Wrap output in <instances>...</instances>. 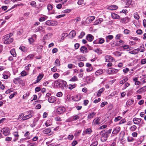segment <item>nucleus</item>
<instances>
[{
    "label": "nucleus",
    "instance_id": "603ef678",
    "mask_svg": "<svg viewBox=\"0 0 146 146\" xmlns=\"http://www.w3.org/2000/svg\"><path fill=\"white\" fill-rule=\"evenodd\" d=\"M127 139V141L129 142H132L135 140L133 137H128Z\"/></svg>",
    "mask_w": 146,
    "mask_h": 146
},
{
    "label": "nucleus",
    "instance_id": "f704fd0d",
    "mask_svg": "<svg viewBox=\"0 0 146 146\" xmlns=\"http://www.w3.org/2000/svg\"><path fill=\"white\" fill-rule=\"evenodd\" d=\"M137 127L135 125H133L130 127L129 129L131 131H134L137 129Z\"/></svg>",
    "mask_w": 146,
    "mask_h": 146
},
{
    "label": "nucleus",
    "instance_id": "69168bd1",
    "mask_svg": "<svg viewBox=\"0 0 146 146\" xmlns=\"http://www.w3.org/2000/svg\"><path fill=\"white\" fill-rule=\"evenodd\" d=\"M74 65L71 64H69L68 66V67L69 69L74 68Z\"/></svg>",
    "mask_w": 146,
    "mask_h": 146
},
{
    "label": "nucleus",
    "instance_id": "37998d69",
    "mask_svg": "<svg viewBox=\"0 0 146 146\" xmlns=\"http://www.w3.org/2000/svg\"><path fill=\"white\" fill-rule=\"evenodd\" d=\"M13 134L15 137L19 138V135L18 131L14 132L13 133Z\"/></svg>",
    "mask_w": 146,
    "mask_h": 146
},
{
    "label": "nucleus",
    "instance_id": "cd10ccee",
    "mask_svg": "<svg viewBox=\"0 0 146 146\" xmlns=\"http://www.w3.org/2000/svg\"><path fill=\"white\" fill-rule=\"evenodd\" d=\"M19 49L21 51L24 52H27L28 50V48L27 47L23 46H21L20 47Z\"/></svg>",
    "mask_w": 146,
    "mask_h": 146
},
{
    "label": "nucleus",
    "instance_id": "a18cd8bd",
    "mask_svg": "<svg viewBox=\"0 0 146 146\" xmlns=\"http://www.w3.org/2000/svg\"><path fill=\"white\" fill-rule=\"evenodd\" d=\"M99 44H102L104 42V39L102 38H99L98 39Z\"/></svg>",
    "mask_w": 146,
    "mask_h": 146
},
{
    "label": "nucleus",
    "instance_id": "f3484780",
    "mask_svg": "<svg viewBox=\"0 0 146 146\" xmlns=\"http://www.w3.org/2000/svg\"><path fill=\"white\" fill-rule=\"evenodd\" d=\"M44 76V74H40L37 77L36 80L35 81V84H36L38 83L43 78Z\"/></svg>",
    "mask_w": 146,
    "mask_h": 146
},
{
    "label": "nucleus",
    "instance_id": "e433bc0d",
    "mask_svg": "<svg viewBox=\"0 0 146 146\" xmlns=\"http://www.w3.org/2000/svg\"><path fill=\"white\" fill-rule=\"evenodd\" d=\"M11 54L14 57L16 56V53L15 49H12L10 51Z\"/></svg>",
    "mask_w": 146,
    "mask_h": 146
},
{
    "label": "nucleus",
    "instance_id": "bb28decb",
    "mask_svg": "<svg viewBox=\"0 0 146 146\" xmlns=\"http://www.w3.org/2000/svg\"><path fill=\"white\" fill-rule=\"evenodd\" d=\"M96 114V113L94 112L90 113L88 115V119H91L92 118L94 117Z\"/></svg>",
    "mask_w": 146,
    "mask_h": 146
},
{
    "label": "nucleus",
    "instance_id": "20e7f679",
    "mask_svg": "<svg viewBox=\"0 0 146 146\" xmlns=\"http://www.w3.org/2000/svg\"><path fill=\"white\" fill-rule=\"evenodd\" d=\"M67 85L66 82L62 80H60V87L63 90H65L67 87Z\"/></svg>",
    "mask_w": 146,
    "mask_h": 146
},
{
    "label": "nucleus",
    "instance_id": "72a5a7b5",
    "mask_svg": "<svg viewBox=\"0 0 146 146\" xmlns=\"http://www.w3.org/2000/svg\"><path fill=\"white\" fill-rule=\"evenodd\" d=\"M69 35L71 38H72L74 37L76 35V32L74 30L72 31L69 33Z\"/></svg>",
    "mask_w": 146,
    "mask_h": 146
},
{
    "label": "nucleus",
    "instance_id": "dca6fc26",
    "mask_svg": "<svg viewBox=\"0 0 146 146\" xmlns=\"http://www.w3.org/2000/svg\"><path fill=\"white\" fill-rule=\"evenodd\" d=\"M95 18V17L94 16H89L86 19V22L88 23H90Z\"/></svg>",
    "mask_w": 146,
    "mask_h": 146
},
{
    "label": "nucleus",
    "instance_id": "4be33fe9",
    "mask_svg": "<svg viewBox=\"0 0 146 146\" xmlns=\"http://www.w3.org/2000/svg\"><path fill=\"white\" fill-rule=\"evenodd\" d=\"M92 132V129L90 128H88L84 131L82 133L83 135H85L86 134H90Z\"/></svg>",
    "mask_w": 146,
    "mask_h": 146
},
{
    "label": "nucleus",
    "instance_id": "6e6552de",
    "mask_svg": "<svg viewBox=\"0 0 146 146\" xmlns=\"http://www.w3.org/2000/svg\"><path fill=\"white\" fill-rule=\"evenodd\" d=\"M105 61L107 62H113L115 61L114 59L110 55H106L105 56Z\"/></svg>",
    "mask_w": 146,
    "mask_h": 146
},
{
    "label": "nucleus",
    "instance_id": "7ed1b4c3",
    "mask_svg": "<svg viewBox=\"0 0 146 146\" xmlns=\"http://www.w3.org/2000/svg\"><path fill=\"white\" fill-rule=\"evenodd\" d=\"M33 111L32 110H30L27 112V113L29 114L25 116H24V117L22 118L21 120L25 121L32 117L33 116Z\"/></svg>",
    "mask_w": 146,
    "mask_h": 146
},
{
    "label": "nucleus",
    "instance_id": "6e6d98bb",
    "mask_svg": "<svg viewBox=\"0 0 146 146\" xmlns=\"http://www.w3.org/2000/svg\"><path fill=\"white\" fill-rule=\"evenodd\" d=\"M23 5V4H22V3H21V4H15L12 7L11 9H13L15 7H17L18 6H21Z\"/></svg>",
    "mask_w": 146,
    "mask_h": 146
},
{
    "label": "nucleus",
    "instance_id": "680f3d73",
    "mask_svg": "<svg viewBox=\"0 0 146 146\" xmlns=\"http://www.w3.org/2000/svg\"><path fill=\"white\" fill-rule=\"evenodd\" d=\"M85 33L84 32L82 31L80 35L78 36L79 38H82L85 35Z\"/></svg>",
    "mask_w": 146,
    "mask_h": 146
},
{
    "label": "nucleus",
    "instance_id": "9d476101",
    "mask_svg": "<svg viewBox=\"0 0 146 146\" xmlns=\"http://www.w3.org/2000/svg\"><path fill=\"white\" fill-rule=\"evenodd\" d=\"M65 108L63 107H58L56 110L57 113L59 114L62 113L65 111Z\"/></svg>",
    "mask_w": 146,
    "mask_h": 146
},
{
    "label": "nucleus",
    "instance_id": "7c9ffc66",
    "mask_svg": "<svg viewBox=\"0 0 146 146\" xmlns=\"http://www.w3.org/2000/svg\"><path fill=\"white\" fill-rule=\"evenodd\" d=\"M105 89L104 88H101L98 91L97 94V96L98 97H99L101 96V94L102 93L104 90Z\"/></svg>",
    "mask_w": 146,
    "mask_h": 146
},
{
    "label": "nucleus",
    "instance_id": "39448f33",
    "mask_svg": "<svg viewBox=\"0 0 146 146\" xmlns=\"http://www.w3.org/2000/svg\"><path fill=\"white\" fill-rule=\"evenodd\" d=\"M79 118L78 115H75L69 118L66 121V122H69L76 120Z\"/></svg>",
    "mask_w": 146,
    "mask_h": 146
},
{
    "label": "nucleus",
    "instance_id": "4c0bfd02",
    "mask_svg": "<svg viewBox=\"0 0 146 146\" xmlns=\"http://www.w3.org/2000/svg\"><path fill=\"white\" fill-rule=\"evenodd\" d=\"M128 80V78L126 76L124 77L123 80L120 81L119 82V83L122 84H123Z\"/></svg>",
    "mask_w": 146,
    "mask_h": 146
},
{
    "label": "nucleus",
    "instance_id": "3c124183",
    "mask_svg": "<svg viewBox=\"0 0 146 146\" xmlns=\"http://www.w3.org/2000/svg\"><path fill=\"white\" fill-rule=\"evenodd\" d=\"M139 49V51H140V52H143L145 50V48L143 45L140 46Z\"/></svg>",
    "mask_w": 146,
    "mask_h": 146
},
{
    "label": "nucleus",
    "instance_id": "4d7b16f0",
    "mask_svg": "<svg viewBox=\"0 0 146 146\" xmlns=\"http://www.w3.org/2000/svg\"><path fill=\"white\" fill-rule=\"evenodd\" d=\"M60 76V74L58 73H55L53 75V77L54 79H57Z\"/></svg>",
    "mask_w": 146,
    "mask_h": 146
},
{
    "label": "nucleus",
    "instance_id": "b1692460",
    "mask_svg": "<svg viewBox=\"0 0 146 146\" xmlns=\"http://www.w3.org/2000/svg\"><path fill=\"white\" fill-rule=\"evenodd\" d=\"M9 75V72L7 71L5 72L3 74V77L5 79H7Z\"/></svg>",
    "mask_w": 146,
    "mask_h": 146
},
{
    "label": "nucleus",
    "instance_id": "c03bdc74",
    "mask_svg": "<svg viewBox=\"0 0 146 146\" xmlns=\"http://www.w3.org/2000/svg\"><path fill=\"white\" fill-rule=\"evenodd\" d=\"M52 124L51 121L50 120H47L46 122L45 125L46 127L51 125Z\"/></svg>",
    "mask_w": 146,
    "mask_h": 146
},
{
    "label": "nucleus",
    "instance_id": "0e129e2a",
    "mask_svg": "<svg viewBox=\"0 0 146 146\" xmlns=\"http://www.w3.org/2000/svg\"><path fill=\"white\" fill-rule=\"evenodd\" d=\"M17 92H14L13 94H11L9 96V98L10 99L12 98L15 95H16Z\"/></svg>",
    "mask_w": 146,
    "mask_h": 146
},
{
    "label": "nucleus",
    "instance_id": "a211bd4d",
    "mask_svg": "<svg viewBox=\"0 0 146 146\" xmlns=\"http://www.w3.org/2000/svg\"><path fill=\"white\" fill-rule=\"evenodd\" d=\"M68 36V34L66 33H63L61 35V38L59 39L58 40L60 42H62L64 40V38Z\"/></svg>",
    "mask_w": 146,
    "mask_h": 146
},
{
    "label": "nucleus",
    "instance_id": "393cba45",
    "mask_svg": "<svg viewBox=\"0 0 146 146\" xmlns=\"http://www.w3.org/2000/svg\"><path fill=\"white\" fill-rule=\"evenodd\" d=\"M24 136L25 137V138L26 139H29L31 138V136H30V133L29 131L26 132L24 134Z\"/></svg>",
    "mask_w": 146,
    "mask_h": 146
},
{
    "label": "nucleus",
    "instance_id": "a878e982",
    "mask_svg": "<svg viewBox=\"0 0 146 146\" xmlns=\"http://www.w3.org/2000/svg\"><path fill=\"white\" fill-rule=\"evenodd\" d=\"M113 38V36L112 35H109L106 36V41L107 42H108L110 40H111Z\"/></svg>",
    "mask_w": 146,
    "mask_h": 146
},
{
    "label": "nucleus",
    "instance_id": "2f4dec72",
    "mask_svg": "<svg viewBox=\"0 0 146 146\" xmlns=\"http://www.w3.org/2000/svg\"><path fill=\"white\" fill-rule=\"evenodd\" d=\"M103 21L102 18H100L96 20L94 23V25H97L99 23H100Z\"/></svg>",
    "mask_w": 146,
    "mask_h": 146
},
{
    "label": "nucleus",
    "instance_id": "09e8293b",
    "mask_svg": "<svg viewBox=\"0 0 146 146\" xmlns=\"http://www.w3.org/2000/svg\"><path fill=\"white\" fill-rule=\"evenodd\" d=\"M20 80L21 79L19 78H15L14 79L13 82L15 84H17Z\"/></svg>",
    "mask_w": 146,
    "mask_h": 146
},
{
    "label": "nucleus",
    "instance_id": "052dcab7",
    "mask_svg": "<svg viewBox=\"0 0 146 146\" xmlns=\"http://www.w3.org/2000/svg\"><path fill=\"white\" fill-rule=\"evenodd\" d=\"M28 40H29V43L30 44H31L32 43L34 42L35 40H34V38L33 39L32 37L29 38L28 39Z\"/></svg>",
    "mask_w": 146,
    "mask_h": 146
},
{
    "label": "nucleus",
    "instance_id": "c85d7f7f",
    "mask_svg": "<svg viewBox=\"0 0 146 146\" xmlns=\"http://www.w3.org/2000/svg\"><path fill=\"white\" fill-rule=\"evenodd\" d=\"M103 73V70L100 69L97 70L95 72V74L96 76H98L102 74Z\"/></svg>",
    "mask_w": 146,
    "mask_h": 146
},
{
    "label": "nucleus",
    "instance_id": "0eeeda50",
    "mask_svg": "<svg viewBox=\"0 0 146 146\" xmlns=\"http://www.w3.org/2000/svg\"><path fill=\"white\" fill-rule=\"evenodd\" d=\"M45 23L46 25L49 26H54L58 24L57 21H52L50 20L46 21Z\"/></svg>",
    "mask_w": 146,
    "mask_h": 146
},
{
    "label": "nucleus",
    "instance_id": "412c9836",
    "mask_svg": "<svg viewBox=\"0 0 146 146\" xmlns=\"http://www.w3.org/2000/svg\"><path fill=\"white\" fill-rule=\"evenodd\" d=\"M56 100V98L54 96H51L48 99V100L50 103H54Z\"/></svg>",
    "mask_w": 146,
    "mask_h": 146
},
{
    "label": "nucleus",
    "instance_id": "6ab92c4d",
    "mask_svg": "<svg viewBox=\"0 0 146 146\" xmlns=\"http://www.w3.org/2000/svg\"><path fill=\"white\" fill-rule=\"evenodd\" d=\"M86 39L89 42L92 41L94 39V37L91 34H88L86 36Z\"/></svg>",
    "mask_w": 146,
    "mask_h": 146
},
{
    "label": "nucleus",
    "instance_id": "58836bf2",
    "mask_svg": "<svg viewBox=\"0 0 146 146\" xmlns=\"http://www.w3.org/2000/svg\"><path fill=\"white\" fill-rule=\"evenodd\" d=\"M60 80H58L55 81L54 83V85L55 87H58V86H60Z\"/></svg>",
    "mask_w": 146,
    "mask_h": 146
},
{
    "label": "nucleus",
    "instance_id": "c756f323",
    "mask_svg": "<svg viewBox=\"0 0 146 146\" xmlns=\"http://www.w3.org/2000/svg\"><path fill=\"white\" fill-rule=\"evenodd\" d=\"M146 91V86H144L138 90L137 92L138 93L144 92Z\"/></svg>",
    "mask_w": 146,
    "mask_h": 146
},
{
    "label": "nucleus",
    "instance_id": "338daca9",
    "mask_svg": "<svg viewBox=\"0 0 146 146\" xmlns=\"http://www.w3.org/2000/svg\"><path fill=\"white\" fill-rule=\"evenodd\" d=\"M53 8V6L51 4H48L47 5V9L48 10L50 11Z\"/></svg>",
    "mask_w": 146,
    "mask_h": 146
},
{
    "label": "nucleus",
    "instance_id": "864d4df0",
    "mask_svg": "<svg viewBox=\"0 0 146 146\" xmlns=\"http://www.w3.org/2000/svg\"><path fill=\"white\" fill-rule=\"evenodd\" d=\"M122 119V117H120V116H118L115 117L114 121L115 122H116Z\"/></svg>",
    "mask_w": 146,
    "mask_h": 146
},
{
    "label": "nucleus",
    "instance_id": "f257e3e1",
    "mask_svg": "<svg viewBox=\"0 0 146 146\" xmlns=\"http://www.w3.org/2000/svg\"><path fill=\"white\" fill-rule=\"evenodd\" d=\"M12 35V33H10L3 36V40L4 41V44H9L13 42V38H10Z\"/></svg>",
    "mask_w": 146,
    "mask_h": 146
},
{
    "label": "nucleus",
    "instance_id": "774afa93",
    "mask_svg": "<svg viewBox=\"0 0 146 146\" xmlns=\"http://www.w3.org/2000/svg\"><path fill=\"white\" fill-rule=\"evenodd\" d=\"M98 142L96 141H94L90 146H96L98 145Z\"/></svg>",
    "mask_w": 146,
    "mask_h": 146
},
{
    "label": "nucleus",
    "instance_id": "5fc2aeb1",
    "mask_svg": "<svg viewBox=\"0 0 146 146\" xmlns=\"http://www.w3.org/2000/svg\"><path fill=\"white\" fill-rule=\"evenodd\" d=\"M55 63L56 64V66H59L60 65V61L58 59H56L55 60Z\"/></svg>",
    "mask_w": 146,
    "mask_h": 146
},
{
    "label": "nucleus",
    "instance_id": "5701e85b",
    "mask_svg": "<svg viewBox=\"0 0 146 146\" xmlns=\"http://www.w3.org/2000/svg\"><path fill=\"white\" fill-rule=\"evenodd\" d=\"M112 17L114 19H119L120 18V17L117 14L115 13H112L111 14Z\"/></svg>",
    "mask_w": 146,
    "mask_h": 146
},
{
    "label": "nucleus",
    "instance_id": "8fccbe9b",
    "mask_svg": "<svg viewBox=\"0 0 146 146\" xmlns=\"http://www.w3.org/2000/svg\"><path fill=\"white\" fill-rule=\"evenodd\" d=\"M133 16L134 18L137 19L138 20L140 18V17L137 13H134L133 14Z\"/></svg>",
    "mask_w": 146,
    "mask_h": 146
},
{
    "label": "nucleus",
    "instance_id": "f8f14e48",
    "mask_svg": "<svg viewBox=\"0 0 146 146\" xmlns=\"http://www.w3.org/2000/svg\"><path fill=\"white\" fill-rule=\"evenodd\" d=\"M101 117H100L95 118L93 120L92 123L94 125L99 124L100 123Z\"/></svg>",
    "mask_w": 146,
    "mask_h": 146
},
{
    "label": "nucleus",
    "instance_id": "ddd939ff",
    "mask_svg": "<svg viewBox=\"0 0 146 146\" xmlns=\"http://www.w3.org/2000/svg\"><path fill=\"white\" fill-rule=\"evenodd\" d=\"M121 130V128L119 126H117L114 128L112 132V133L113 134H116L118 133Z\"/></svg>",
    "mask_w": 146,
    "mask_h": 146
},
{
    "label": "nucleus",
    "instance_id": "2eb2a0df",
    "mask_svg": "<svg viewBox=\"0 0 146 146\" xmlns=\"http://www.w3.org/2000/svg\"><path fill=\"white\" fill-rule=\"evenodd\" d=\"M80 51L83 54L86 53L88 52L87 48L84 46L81 47Z\"/></svg>",
    "mask_w": 146,
    "mask_h": 146
},
{
    "label": "nucleus",
    "instance_id": "4468645a",
    "mask_svg": "<svg viewBox=\"0 0 146 146\" xmlns=\"http://www.w3.org/2000/svg\"><path fill=\"white\" fill-rule=\"evenodd\" d=\"M141 120L140 118L135 117L133 119V121L135 124L138 125L140 123Z\"/></svg>",
    "mask_w": 146,
    "mask_h": 146
},
{
    "label": "nucleus",
    "instance_id": "ea45409f",
    "mask_svg": "<svg viewBox=\"0 0 146 146\" xmlns=\"http://www.w3.org/2000/svg\"><path fill=\"white\" fill-rule=\"evenodd\" d=\"M133 99L129 100L126 102V105L127 106H130L133 103Z\"/></svg>",
    "mask_w": 146,
    "mask_h": 146
},
{
    "label": "nucleus",
    "instance_id": "f03ea898",
    "mask_svg": "<svg viewBox=\"0 0 146 146\" xmlns=\"http://www.w3.org/2000/svg\"><path fill=\"white\" fill-rule=\"evenodd\" d=\"M101 135V140L103 142L106 141L108 137V135L106 134V130H104L103 131H101L100 133Z\"/></svg>",
    "mask_w": 146,
    "mask_h": 146
},
{
    "label": "nucleus",
    "instance_id": "1a4fd4ad",
    "mask_svg": "<svg viewBox=\"0 0 146 146\" xmlns=\"http://www.w3.org/2000/svg\"><path fill=\"white\" fill-rule=\"evenodd\" d=\"M120 22L123 24H125L130 21V18L127 17L121 19Z\"/></svg>",
    "mask_w": 146,
    "mask_h": 146
},
{
    "label": "nucleus",
    "instance_id": "de8ad7c7",
    "mask_svg": "<svg viewBox=\"0 0 146 146\" xmlns=\"http://www.w3.org/2000/svg\"><path fill=\"white\" fill-rule=\"evenodd\" d=\"M51 130L49 128H47L43 131V133L44 134H47L50 133Z\"/></svg>",
    "mask_w": 146,
    "mask_h": 146
},
{
    "label": "nucleus",
    "instance_id": "9b49d317",
    "mask_svg": "<svg viewBox=\"0 0 146 146\" xmlns=\"http://www.w3.org/2000/svg\"><path fill=\"white\" fill-rule=\"evenodd\" d=\"M118 72V70L110 68L108 70V73L110 74H116Z\"/></svg>",
    "mask_w": 146,
    "mask_h": 146
},
{
    "label": "nucleus",
    "instance_id": "e2e57ef3",
    "mask_svg": "<svg viewBox=\"0 0 146 146\" xmlns=\"http://www.w3.org/2000/svg\"><path fill=\"white\" fill-rule=\"evenodd\" d=\"M130 85V84L128 82H127L125 83L124 85L123 86V90H124L126 89L127 87Z\"/></svg>",
    "mask_w": 146,
    "mask_h": 146
},
{
    "label": "nucleus",
    "instance_id": "c9c22d12",
    "mask_svg": "<svg viewBox=\"0 0 146 146\" xmlns=\"http://www.w3.org/2000/svg\"><path fill=\"white\" fill-rule=\"evenodd\" d=\"M34 55L33 54H30L28 55L26 58H25V60H32Z\"/></svg>",
    "mask_w": 146,
    "mask_h": 146
},
{
    "label": "nucleus",
    "instance_id": "aec40b11",
    "mask_svg": "<svg viewBox=\"0 0 146 146\" xmlns=\"http://www.w3.org/2000/svg\"><path fill=\"white\" fill-rule=\"evenodd\" d=\"M117 9V6L115 5H112L108 7V9L112 11L116 10Z\"/></svg>",
    "mask_w": 146,
    "mask_h": 146
},
{
    "label": "nucleus",
    "instance_id": "bf43d9fd",
    "mask_svg": "<svg viewBox=\"0 0 146 146\" xmlns=\"http://www.w3.org/2000/svg\"><path fill=\"white\" fill-rule=\"evenodd\" d=\"M39 31H41L43 32H44V30L43 29V27L42 26H39L37 27Z\"/></svg>",
    "mask_w": 146,
    "mask_h": 146
},
{
    "label": "nucleus",
    "instance_id": "49530a36",
    "mask_svg": "<svg viewBox=\"0 0 146 146\" xmlns=\"http://www.w3.org/2000/svg\"><path fill=\"white\" fill-rule=\"evenodd\" d=\"M76 86V84H70L68 85V88L70 90H72L75 88Z\"/></svg>",
    "mask_w": 146,
    "mask_h": 146
},
{
    "label": "nucleus",
    "instance_id": "13d9d810",
    "mask_svg": "<svg viewBox=\"0 0 146 146\" xmlns=\"http://www.w3.org/2000/svg\"><path fill=\"white\" fill-rule=\"evenodd\" d=\"M21 76H25L27 75V72L25 70L22 71L21 73Z\"/></svg>",
    "mask_w": 146,
    "mask_h": 146
},
{
    "label": "nucleus",
    "instance_id": "a19ab883",
    "mask_svg": "<svg viewBox=\"0 0 146 146\" xmlns=\"http://www.w3.org/2000/svg\"><path fill=\"white\" fill-rule=\"evenodd\" d=\"M78 80L77 77L76 76H74L70 80V81L72 82H75Z\"/></svg>",
    "mask_w": 146,
    "mask_h": 146
},
{
    "label": "nucleus",
    "instance_id": "79ce46f5",
    "mask_svg": "<svg viewBox=\"0 0 146 146\" xmlns=\"http://www.w3.org/2000/svg\"><path fill=\"white\" fill-rule=\"evenodd\" d=\"M48 18V17L45 16L44 17H40L39 19V21L40 22L43 21L47 19Z\"/></svg>",
    "mask_w": 146,
    "mask_h": 146
},
{
    "label": "nucleus",
    "instance_id": "423d86ee",
    "mask_svg": "<svg viewBox=\"0 0 146 146\" xmlns=\"http://www.w3.org/2000/svg\"><path fill=\"white\" fill-rule=\"evenodd\" d=\"M1 132L3 133L5 136L8 135L10 133L9 129L8 127L5 128L1 129Z\"/></svg>",
    "mask_w": 146,
    "mask_h": 146
},
{
    "label": "nucleus",
    "instance_id": "473e14b6",
    "mask_svg": "<svg viewBox=\"0 0 146 146\" xmlns=\"http://www.w3.org/2000/svg\"><path fill=\"white\" fill-rule=\"evenodd\" d=\"M139 52V49L138 48L134 50H133L131 51L130 52H129V53L134 54H137Z\"/></svg>",
    "mask_w": 146,
    "mask_h": 146
}]
</instances>
